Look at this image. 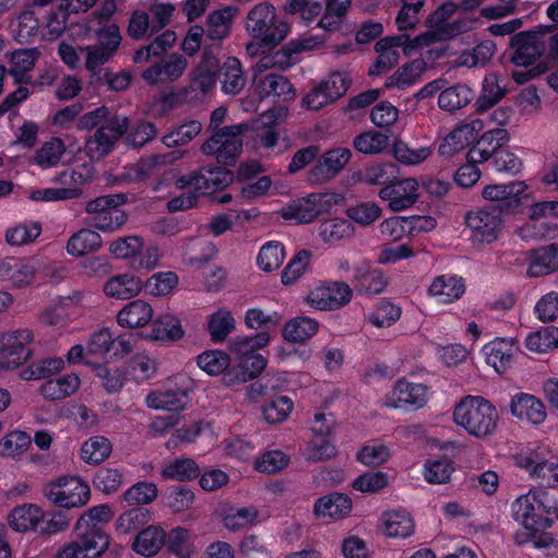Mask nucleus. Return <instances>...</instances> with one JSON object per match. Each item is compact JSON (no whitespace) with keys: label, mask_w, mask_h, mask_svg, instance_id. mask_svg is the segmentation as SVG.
Instances as JSON below:
<instances>
[{"label":"nucleus","mask_w":558,"mask_h":558,"mask_svg":"<svg viewBox=\"0 0 558 558\" xmlns=\"http://www.w3.org/2000/svg\"><path fill=\"white\" fill-rule=\"evenodd\" d=\"M513 515L526 531L535 536L558 519V506L547 492L530 490L513 504Z\"/></svg>","instance_id":"obj_1"},{"label":"nucleus","mask_w":558,"mask_h":558,"mask_svg":"<svg viewBox=\"0 0 558 558\" xmlns=\"http://www.w3.org/2000/svg\"><path fill=\"white\" fill-rule=\"evenodd\" d=\"M453 420L470 435L483 438L495 432L499 416L488 400L468 396L456 407Z\"/></svg>","instance_id":"obj_2"},{"label":"nucleus","mask_w":558,"mask_h":558,"mask_svg":"<svg viewBox=\"0 0 558 558\" xmlns=\"http://www.w3.org/2000/svg\"><path fill=\"white\" fill-rule=\"evenodd\" d=\"M245 27L253 38L259 39L267 48L278 46L289 32L288 24L278 20L275 7L268 2L256 4L247 13Z\"/></svg>","instance_id":"obj_3"},{"label":"nucleus","mask_w":558,"mask_h":558,"mask_svg":"<svg viewBox=\"0 0 558 558\" xmlns=\"http://www.w3.org/2000/svg\"><path fill=\"white\" fill-rule=\"evenodd\" d=\"M128 201V194L124 193L101 195L89 201L85 210L94 215L93 225L96 229L112 232L124 226L129 219L128 213L119 209Z\"/></svg>","instance_id":"obj_4"},{"label":"nucleus","mask_w":558,"mask_h":558,"mask_svg":"<svg viewBox=\"0 0 558 558\" xmlns=\"http://www.w3.org/2000/svg\"><path fill=\"white\" fill-rule=\"evenodd\" d=\"M247 130L245 124L227 125L216 131L202 146L201 151L216 156L217 162L225 166L235 165L243 143L241 134Z\"/></svg>","instance_id":"obj_5"},{"label":"nucleus","mask_w":558,"mask_h":558,"mask_svg":"<svg viewBox=\"0 0 558 558\" xmlns=\"http://www.w3.org/2000/svg\"><path fill=\"white\" fill-rule=\"evenodd\" d=\"M350 86L351 77L347 72L333 71L303 97L302 104L311 110H319L343 97Z\"/></svg>","instance_id":"obj_6"},{"label":"nucleus","mask_w":558,"mask_h":558,"mask_svg":"<svg viewBox=\"0 0 558 558\" xmlns=\"http://www.w3.org/2000/svg\"><path fill=\"white\" fill-rule=\"evenodd\" d=\"M97 43L84 48L86 52L85 68L94 71L109 62L117 53L122 36L119 26L109 24L95 31Z\"/></svg>","instance_id":"obj_7"},{"label":"nucleus","mask_w":558,"mask_h":558,"mask_svg":"<svg viewBox=\"0 0 558 558\" xmlns=\"http://www.w3.org/2000/svg\"><path fill=\"white\" fill-rule=\"evenodd\" d=\"M129 119L114 116L100 125L85 143V154L92 160H101L112 149L114 143L128 131Z\"/></svg>","instance_id":"obj_8"},{"label":"nucleus","mask_w":558,"mask_h":558,"mask_svg":"<svg viewBox=\"0 0 558 558\" xmlns=\"http://www.w3.org/2000/svg\"><path fill=\"white\" fill-rule=\"evenodd\" d=\"M33 340L34 335L29 329L3 332L0 336V368L13 369L27 361Z\"/></svg>","instance_id":"obj_9"},{"label":"nucleus","mask_w":558,"mask_h":558,"mask_svg":"<svg viewBox=\"0 0 558 558\" xmlns=\"http://www.w3.org/2000/svg\"><path fill=\"white\" fill-rule=\"evenodd\" d=\"M551 31L550 26H538L533 31L520 32L512 36L510 41L513 49L511 62L518 66L533 64L545 51V43L541 36Z\"/></svg>","instance_id":"obj_10"},{"label":"nucleus","mask_w":558,"mask_h":558,"mask_svg":"<svg viewBox=\"0 0 558 558\" xmlns=\"http://www.w3.org/2000/svg\"><path fill=\"white\" fill-rule=\"evenodd\" d=\"M46 496L59 507L74 508L82 507L88 501L90 490L80 477H63L50 486Z\"/></svg>","instance_id":"obj_11"},{"label":"nucleus","mask_w":558,"mask_h":558,"mask_svg":"<svg viewBox=\"0 0 558 558\" xmlns=\"http://www.w3.org/2000/svg\"><path fill=\"white\" fill-rule=\"evenodd\" d=\"M465 225L471 230L474 242L493 243L502 228V214L489 207L470 211L465 215Z\"/></svg>","instance_id":"obj_12"},{"label":"nucleus","mask_w":558,"mask_h":558,"mask_svg":"<svg viewBox=\"0 0 558 558\" xmlns=\"http://www.w3.org/2000/svg\"><path fill=\"white\" fill-rule=\"evenodd\" d=\"M351 157V150L345 147H337L327 150L308 171V181L311 183L320 184L333 179L343 170Z\"/></svg>","instance_id":"obj_13"},{"label":"nucleus","mask_w":558,"mask_h":558,"mask_svg":"<svg viewBox=\"0 0 558 558\" xmlns=\"http://www.w3.org/2000/svg\"><path fill=\"white\" fill-rule=\"evenodd\" d=\"M352 298L351 288L344 282L322 286L308 293L307 303L319 311H335L347 305Z\"/></svg>","instance_id":"obj_14"},{"label":"nucleus","mask_w":558,"mask_h":558,"mask_svg":"<svg viewBox=\"0 0 558 558\" xmlns=\"http://www.w3.org/2000/svg\"><path fill=\"white\" fill-rule=\"evenodd\" d=\"M525 190L524 182L515 181L487 185L483 189L482 195L486 201L496 203V205L488 206L489 208L498 209L500 214H509L520 205L521 195Z\"/></svg>","instance_id":"obj_15"},{"label":"nucleus","mask_w":558,"mask_h":558,"mask_svg":"<svg viewBox=\"0 0 558 558\" xmlns=\"http://www.w3.org/2000/svg\"><path fill=\"white\" fill-rule=\"evenodd\" d=\"M418 183L413 178L391 181L379 191V197L389 201V207L393 211H401L411 207L418 197Z\"/></svg>","instance_id":"obj_16"},{"label":"nucleus","mask_w":558,"mask_h":558,"mask_svg":"<svg viewBox=\"0 0 558 558\" xmlns=\"http://www.w3.org/2000/svg\"><path fill=\"white\" fill-rule=\"evenodd\" d=\"M510 135L506 129L495 128L484 132L476 141L475 145L468 151L469 161H487L498 155L502 147L509 142Z\"/></svg>","instance_id":"obj_17"},{"label":"nucleus","mask_w":558,"mask_h":558,"mask_svg":"<svg viewBox=\"0 0 558 558\" xmlns=\"http://www.w3.org/2000/svg\"><path fill=\"white\" fill-rule=\"evenodd\" d=\"M239 12L235 7H225L210 12L206 19L204 29L205 39L210 40L213 46L219 47L231 32L233 21Z\"/></svg>","instance_id":"obj_18"},{"label":"nucleus","mask_w":558,"mask_h":558,"mask_svg":"<svg viewBox=\"0 0 558 558\" xmlns=\"http://www.w3.org/2000/svg\"><path fill=\"white\" fill-rule=\"evenodd\" d=\"M316 41L314 38L302 39L299 41H290L282 49L278 50L274 54H267L262 57L255 65V70L264 72L272 68H289L291 66L292 54L300 53L305 50H310L315 46Z\"/></svg>","instance_id":"obj_19"},{"label":"nucleus","mask_w":558,"mask_h":558,"mask_svg":"<svg viewBox=\"0 0 558 558\" xmlns=\"http://www.w3.org/2000/svg\"><path fill=\"white\" fill-rule=\"evenodd\" d=\"M517 464L530 471V474L542 481L547 486L558 485V460H542L538 453L520 456Z\"/></svg>","instance_id":"obj_20"},{"label":"nucleus","mask_w":558,"mask_h":558,"mask_svg":"<svg viewBox=\"0 0 558 558\" xmlns=\"http://www.w3.org/2000/svg\"><path fill=\"white\" fill-rule=\"evenodd\" d=\"M220 71V62L211 49L205 47L199 64L194 70L193 85L206 94L213 89Z\"/></svg>","instance_id":"obj_21"},{"label":"nucleus","mask_w":558,"mask_h":558,"mask_svg":"<svg viewBox=\"0 0 558 558\" xmlns=\"http://www.w3.org/2000/svg\"><path fill=\"white\" fill-rule=\"evenodd\" d=\"M352 510L351 498L341 493H332L318 498L314 505V514L318 518L340 520L350 514Z\"/></svg>","instance_id":"obj_22"},{"label":"nucleus","mask_w":558,"mask_h":558,"mask_svg":"<svg viewBox=\"0 0 558 558\" xmlns=\"http://www.w3.org/2000/svg\"><path fill=\"white\" fill-rule=\"evenodd\" d=\"M555 271H558V244L545 245L530 252V277H542Z\"/></svg>","instance_id":"obj_23"},{"label":"nucleus","mask_w":558,"mask_h":558,"mask_svg":"<svg viewBox=\"0 0 558 558\" xmlns=\"http://www.w3.org/2000/svg\"><path fill=\"white\" fill-rule=\"evenodd\" d=\"M256 88L262 98L272 97L277 101H289L295 96L290 81L286 76L275 73L262 76L256 83Z\"/></svg>","instance_id":"obj_24"},{"label":"nucleus","mask_w":558,"mask_h":558,"mask_svg":"<svg viewBox=\"0 0 558 558\" xmlns=\"http://www.w3.org/2000/svg\"><path fill=\"white\" fill-rule=\"evenodd\" d=\"M511 413L520 420L539 424L546 418L543 402L532 395L519 393L511 400Z\"/></svg>","instance_id":"obj_25"},{"label":"nucleus","mask_w":558,"mask_h":558,"mask_svg":"<svg viewBox=\"0 0 558 558\" xmlns=\"http://www.w3.org/2000/svg\"><path fill=\"white\" fill-rule=\"evenodd\" d=\"M390 400L387 402L389 407L414 405L421 408L426 402V387L401 379L396 384Z\"/></svg>","instance_id":"obj_26"},{"label":"nucleus","mask_w":558,"mask_h":558,"mask_svg":"<svg viewBox=\"0 0 558 558\" xmlns=\"http://www.w3.org/2000/svg\"><path fill=\"white\" fill-rule=\"evenodd\" d=\"M78 532L80 558H99L109 547V537L97 524L85 527Z\"/></svg>","instance_id":"obj_27"},{"label":"nucleus","mask_w":558,"mask_h":558,"mask_svg":"<svg viewBox=\"0 0 558 558\" xmlns=\"http://www.w3.org/2000/svg\"><path fill=\"white\" fill-rule=\"evenodd\" d=\"M154 315L151 305L144 300H135L126 304L117 316L120 326L137 328L147 325Z\"/></svg>","instance_id":"obj_28"},{"label":"nucleus","mask_w":558,"mask_h":558,"mask_svg":"<svg viewBox=\"0 0 558 558\" xmlns=\"http://www.w3.org/2000/svg\"><path fill=\"white\" fill-rule=\"evenodd\" d=\"M187 402L189 396L182 390L154 391L146 398V403L149 408L178 415L185 409Z\"/></svg>","instance_id":"obj_29"},{"label":"nucleus","mask_w":558,"mask_h":558,"mask_svg":"<svg viewBox=\"0 0 558 558\" xmlns=\"http://www.w3.org/2000/svg\"><path fill=\"white\" fill-rule=\"evenodd\" d=\"M143 289L140 278L129 274L111 277L104 286V291L109 298L130 300L136 296Z\"/></svg>","instance_id":"obj_30"},{"label":"nucleus","mask_w":558,"mask_h":558,"mask_svg":"<svg viewBox=\"0 0 558 558\" xmlns=\"http://www.w3.org/2000/svg\"><path fill=\"white\" fill-rule=\"evenodd\" d=\"M202 179L197 191L204 195L213 194L229 186L233 182V172L225 167L205 166L199 169Z\"/></svg>","instance_id":"obj_31"},{"label":"nucleus","mask_w":558,"mask_h":558,"mask_svg":"<svg viewBox=\"0 0 558 558\" xmlns=\"http://www.w3.org/2000/svg\"><path fill=\"white\" fill-rule=\"evenodd\" d=\"M465 292V284L461 277L441 275L436 277L428 288L432 296L440 298L445 303L459 300Z\"/></svg>","instance_id":"obj_32"},{"label":"nucleus","mask_w":558,"mask_h":558,"mask_svg":"<svg viewBox=\"0 0 558 558\" xmlns=\"http://www.w3.org/2000/svg\"><path fill=\"white\" fill-rule=\"evenodd\" d=\"M387 286L383 271L372 269L368 264H361L354 270V288L357 292L378 294Z\"/></svg>","instance_id":"obj_33"},{"label":"nucleus","mask_w":558,"mask_h":558,"mask_svg":"<svg viewBox=\"0 0 558 558\" xmlns=\"http://www.w3.org/2000/svg\"><path fill=\"white\" fill-rule=\"evenodd\" d=\"M222 92L228 95L240 94L246 85V77L241 62L235 57H229L220 66Z\"/></svg>","instance_id":"obj_34"},{"label":"nucleus","mask_w":558,"mask_h":558,"mask_svg":"<svg viewBox=\"0 0 558 558\" xmlns=\"http://www.w3.org/2000/svg\"><path fill=\"white\" fill-rule=\"evenodd\" d=\"M183 335L181 320L170 313H165L153 320L149 338L157 341H177Z\"/></svg>","instance_id":"obj_35"},{"label":"nucleus","mask_w":558,"mask_h":558,"mask_svg":"<svg viewBox=\"0 0 558 558\" xmlns=\"http://www.w3.org/2000/svg\"><path fill=\"white\" fill-rule=\"evenodd\" d=\"M473 98V90L469 86L457 84L440 92L438 106L441 110L452 113L466 107Z\"/></svg>","instance_id":"obj_36"},{"label":"nucleus","mask_w":558,"mask_h":558,"mask_svg":"<svg viewBox=\"0 0 558 558\" xmlns=\"http://www.w3.org/2000/svg\"><path fill=\"white\" fill-rule=\"evenodd\" d=\"M166 543V533L158 526L150 525L143 530L133 542V549L145 557L156 555Z\"/></svg>","instance_id":"obj_37"},{"label":"nucleus","mask_w":558,"mask_h":558,"mask_svg":"<svg viewBox=\"0 0 558 558\" xmlns=\"http://www.w3.org/2000/svg\"><path fill=\"white\" fill-rule=\"evenodd\" d=\"M207 329L214 342H222L235 329V319L229 310L220 307L208 317Z\"/></svg>","instance_id":"obj_38"},{"label":"nucleus","mask_w":558,"mask_h":558,"mask_svg":"<svg viewBox=\"0 0 558 558\" xmlns=\"http://www.w3.org/2000/svg\"><path fill=\"white\" fill-rule=\"evenodd\" d=\"M102 244L101 236L94 230L82 229L68 241L66 251L73 256H83L96 252Z\"/></svg>","instance_id":"obj_39"},{"label":"nucleus","mask_w":558,"mask_h":558,"mask_svg":"<svg viewBox=\"0 0 558 558\" xmlns=\"http://www.w3.org/2000/svg\"><path fill=\"white\" fill-rule=\"evenodd\" d=\"M506 95V88L500 85L499 76L489 73L485 76L482 86V94L475 102L476 111L484 112L494 107Z\"/></svg>","instance_id":"obj_40"},{"label":"nucleus","mask_w":558,"mask_h":558,"mask_svg":"<svg viewBox=\"0 0 558 558\" xmlns=\"http://www.w3.org/2000/svg\"><path fill=\"white\" fill-rule=\"evenodd\" d=\"M426 70L423 59H415L390 75L385 83L386 88L398 87L400 89L412 85Z\"/></svg>","instance_id":"obj_41"},{"label":"nucleus","mask_w":558,"mask_h":558,"mask_svg":"<svg viewBox=\"0 0 558 558\" xmlns=\"http://www.w3.org/2000/svg\"><path fill=\"white\" fill-rule=\"evenodd\" d=\"M318 327L317 320L299 316L286 324L282 336L290 342H304L317 333Z\"/></svg>","instance_id":"obj_42"},{"label":"nucleus","mask_w":558,"mask_h":558,"mask_svg":"<svg viewBox=\"0 0 558 558\" xmlns=\"http://www.w3.org/2000/svg\"><path fill=\"white\" fill-rule=\"evenodd\" d=\"M10 525L17 532L36 529L43 518L41 510L34 505L14 508L10 513Z\"/></svg>","instance_id":"obj_43"},{"label":"nucleus","mask_w":558,"mask_h":558,"mask_svg":"<svg viewBox=\"0 0 558 558\" xmlns=\"http://www.w3.org/2000/svg\"><path fill=\"white\" fill-rule=\"evenodd\" d=\"M201 470L196 462L190 458L177 459L161 469V476L166 480L187 482L199 476Z\"/></svg>","instance_id":"obj_44"},{"label":"nucleus","mask_w":558,"mask_h":558,"mask_svg":"<svg viewBox=\"0 0 558 558\" xmlns=\"http://www.w3.org/2000/svg\"><path fill=\"white\" fill-rule=\"evenodd\" d=\"M41 231L39 221L20 222L5 231V241L13 246L27 245L33 243L41 234Z\"/></svg>","instance_id":"obj_45"},{"label":"nucleus","mask_w":558,"mask_h":558,"mask_svg":"<svg viewBox=\"0 0 558 558\" xmlns=\"http://www.w3.org/2000/svg\"><path fill=\"white\" fill-rule=\"evenodd\" d=\"M385 532L389 537L405 538L413 534L414 522L404 511H391L384 515Z\"/></svg>","instance_id":"obj_46"},{"label":"nucleus","mask_w":558,"mask_h":558,"mask_svg":"<svg viewBox=\"0 0 558 558\" xmlns=\"http://www.w3.org/2000/svg\"><path fill=\"white\" fill-rule=\"evenodd\" d=\"M92 85H107L110 90L123 92L131 83L132 76L129 72L112 73L109 69L89 71Z\"/></svg>","instance_id":"obj_47"},{"label":"nucleus","mask_w":558,"mask_h":558,"mask_svg":"<svg viewBox=\"0 0 558 558\" xmlns=\"http://www.w3.org/2000/svg\"><path fill=\"white\" fill-rule=\"evenodd\" d=\"M40 52L37 48L19 49L11 54V69L9 73L14 76L17 82L24 81L25 74L31 71Z\"/></svg>","instance_id":"obj_48"},{"label":"nucleus","mask_w":558,"mask_h":558,"mask_svg":"<svg viewBox=\"0 0 558 558\" xmlns=\"http://www.w3.org/2000/svg\"><path fill=\"white\" fill-rule=\"evenodd\" d=\"M201 131L202 123L196 120H191L163 135L161 142L168 148L183 146L194 140Z\"/></svg>","instance_id":"obj_49"},{"label":"nucleus","mask_w":558,"mask_h":558,"mask_svg":"<svg viewBox=\"0 0 558 558\" xmlns=\"http://www.w3.org/2000/svg\"><path fill=\"white\" fill-rule=\"evenodd\" d=\"M81 451L85 462L99 464L109 458L112 445L106 437L95 436L83 444Z\"/></svg>","instance_id":"obj_50"},{"label":"nucleus","mask_w":558,"mask_h":558,"mask_svg":"<svg viewBox=\"0 0 558 558\" xmlns=\"http://www.w3.org/2000/svg\"><path fill=\"white\" fill-rule=\"evenodd\" d=\"M353 145L362 154L375 155L388 147L389 137L377 131H368L357 135L353 141Z\"/></svg>","instance_id":"obj_51"},{"label":"nucleus","mask_w":558,"mask_h":558,"mask_svg":"<svg viewBox=\"0 0 558 558\" xmlns=\"http://www.w3.org/2000/svg\"><path fill=\"white\" fill-rule=\"evenodd\" d=\"M319 234L325 242H338L352 236L354 234V227L349 220L332 218L320 225Z\"/></svg>","instance_id":"obj_52"},{"label":"nucleus","mask_w":558,"mask_h":558,"mask_svg":"<svg viewBox=\"0 0 558 558\" xmlns=\"http://www.w3.org/2000/svg\"><path fill=\"white\" fill-rule=\"evenodd\" d=\"M257 517L258 510L252 506L231 509L223 517V524L228 530L232 532H238L254 524Z\"/></svg>","instance_id":"obj_53"},{"label":"nucleus","mask_w":558,"mask_h":558,"mask_svg":"<svg viewBox=\"0 0 558 558\" xmlns=\"http://www.w3.org/2000/svg\"><path fill=\"white\" fill-rule=\"evenodd\" d=\"M526 347L531 351L543 353L549 349L558 347V328L549 326L536 332H533L526 338Z\"/></svg>","instance_id":"obj_54"},{"label":"nucleus","mask_w":558,"mask_h":558,"mask_svg":"<svg viewBox=\"0 0 558 558\" xmlns=\"http://www.w3.org/2000/svg\"><path fill=\"white\" fill-rule=\"evenodd\" d=\"M286 257L284 247L279 242H268L258 254V265L264 271L278 269Z\"/></svg>","instance_id":"obj_55"},{"label":"nucleus","mask_w":558,"mask_h":558,"mask_svg":"<svg viewBox=\"0 0 558 558\" xmlns=\"http://www.w3.org/2000/svg\"><path fill=\"white\" fill-rule=\"evenodd\" d=\"M150 520V511L143 507L132 508L125 511L117 521L118 530L129 534L144 526Z\"/></svg>","instance_id":"obj_56"},{"label":"nucleus","mask_w":558,"mask_h":558,"mask_svg":"<svg viewBox=\"0 0 558 558\" xmlns=\"http://www.w3.org/2000/svg\"><path fill=\"white\" fill-rule=\"evenodd\" d=\"M39 28V21L33 10H25L20 13L16 21L13 23V31L15 38L20 43H27L37 34Z\"/></svg>","instance_id":"obj_57"},{"label":"nucleus","mask_w":558,"mask_h":558,"mask_svg":"<svg viewBox=\"0 0 558 558\" xmlns=\"http://www.w3.org/2000/svg\"><path fill=\"white\" fill-rule=\"evenodd\" d=\"M393 163L373 165L360 173L361 182L367 185H388L395 178Z\"/></svg>","instance_id":"obj_58"},{"label":"nucleus","mask_w":558,"mask_h":558,"mask_svg":"<svg viewBox=\"0 0 558 558\" xmlns=\"http://www.w3.org/2000/svg\"><path fill=\"white\" fill-rule=\"evenodd\" d=\"M157 496L158 488L151 482L136 483L124 493V499L130 506L150 504Z\"/></svg>","instance_id":"obj_59"},{"label":"nucleus","mask_w":558,"mask_h":558,"mask_svg":"<svg viewBox=\"0 0 558 558\" xmlns=\"http://www.w3.org/2000/svg\"><path fill=\"white\" fill-rule=\"evenodd\" d=\"M65 151V146L60 138H51L46 142L36 153L35 160L41 167L56 166Z\"/></svg>","instance_id":"obj_60"},{"label":"nucleus","mask_w":558,"mask_h":558,"mask_svg":"<svg viewBox=\"0 0 558 558\" xmlns=\"http://www.w3.org/2000/svg\"><path fill=\"white\" fill-rule=\"evenodd\" d=\"M197 364L209 375H219L229 367L230 357L222 351H208L198 355Z\"/></svg>","instance_id":"obj_61"},{"label":"nucleus","mask_w":558,"mask_h":558,"mask_svg":"<svg viewBox=\"0 0 558 558\" xmlns=\"http://www.w3.org/2000/svg\"><path fill=\"white\" fill-rule=\"evenodd\" d=\"M312 253L308 250H301L287 265L281 274V281L289 286L294 283L306 270Z\"/></svg>","instance_id":"obj_62"},{"label":"nucleus","mask_w":558,"mask_h":558,"mask_svg":"<svg viewBox=\"0 0 558 558\" xmlns=\"http://www.w3.org/2000/svg\"><path fill=\"white\" fill-rule=\"evenodd\" d=\"M293 409V402L288 397H280L267 402L263 409L264 418L269 424L283 422Z\"/></svg>","instance_id":"obj_63"},{"label":"nucleus","mask_w":558,"mask_h":558,"mask_svg":"<svg viewBox=\"0 0 558 558\" xmlns=\"http://www.w3.org/2000/svg\"><path fill=\"white\" fill-rule=\"evenodd\" d=\"M380 215V207L373 202L360 203L347 209V216L361 226L372 225Z\"/></svg>","instance_id":"obj_64"}]
</instances>
